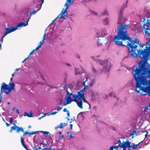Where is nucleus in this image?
Segmentation results:
<instances>
[{
    "label": "nucleus",
    "instance_id": "obj_49",
    "mask_svg": "<svg viewBox=\"0 0 150 150\" xmlns=\"http://www.w3.org/2000/svg\"><path fill=\"white\" fill-rule=\"evenodd\" d=\"M114 148V146L110 147L109 150H113Z\"/></svg>",
    "mask_w": 150,
    "mask_h": 150
},
{
    "label": "nucleus",
    "instance_id": "obj_22",
    "mask_svg": "<svg viewBox=\"0 0 150 150\" xmlns=\"http://www.w3.org/2000/svg\"><path fill=\"white\" fill-rule=\"evenodd\" d=\"M103 24L105 25H107L109 23L108 20V18H106L103 20Z\"/></svg>",
    "mask_w": 150,
    "mask_h": 150
},
{
    "label": "nucleus",
    "instance_id": "obj_1",
    "mask_svg": "<svg viewBox=\"0 0 150 150\" xmlns=\"http://www.w3.org/2000/svg\"><path fill=\"white\" fill-rule=\"evenodd\" d=\"M149 42H147L146 48L143 50L140 49L143 48L144 45H141L139 40L137 39L127 42V45L129 53L132 57L135 58L138 55L141 57L142 55V60L138 63V67H136L133 71V74L136 81V89L135 92H137L142 95L146 94L148 92L150 95V82L147 81V78H150V68L146 67L148 63L147 57L149 54H146L144 52L146 51L149 47Z\"/></svg>",
    "mask_w": 150,
    "mask_h": 150
},
{
    "label": "nucleus",
    "instance_id": "obj_31",
    "mask_svg": "<svg viewBox=\"0 0 150 150\" xmlns=\"http://www.w3.org/2000/svg\"><path fill=\"white\" fill-rule=\"evenodd\" d=\"M85 98H86V96L85 97H84L83 98L81 99H80V100H81L82 102L83 101L84 103H86L88 104V103L87 102V101L86 100V99H85Z\"/></svg>",
    "mask_w": 150,
    "mask_h": 150
},
{
    "label": "nucleus",
    "instance_id": "obj_7",
    "mask_svg": "<svg viewBox=\"0 0 150 150\" xmlns=\"http://www.w3.org/2000/svg\"><path fill=\"white\" fill-rule=\"evenodd\" d=\"M13 130H14L16 129V132L18 133L20 131L22 132H24V129L22 127H19L17 126H14L11 128Z\"/></svg>",
    "mask_w": 150,
    "mask_h": 150
},
{
    "label": "nucleus",
    "instance_id": "obj_26",
    "mask_svg": "<svg viewBox=\"0 0 150 150\" xmlns=\"http://www.w3.org/2000/svg\"><path fill=\"white\" fill-rule=\"evenodd\" d=\"M144 52L146 53V54H150V44L149 45V47L147 49L146 51H145Z\"/></svg>",
    "mask_w": 150,
    "mask_h": 150
},
{
    "label": "nucleus",
    "instance_id": "obj_39",
    "mask_svg": "<svg viewBox=\"0 0 150 150\" xmlns=\"http://www.w3.org/2000/svg\"><path fill=\"white\" fill-rule=\"evenodd\" d=\"M57 113V112L54 111L52 112H51L49 115H54L56 114Z\"/></svg>",
    "mask_w": 150,
    "mask_h": 150
},
{
    "label": "nucleus",
    "instance_id": "obj_5",
    "mask_svg": "<svg viewBox=\"0 0 150 150\" xmlns=\"http://www.w3.org/2000/svg\"><path fill=\"white\" fill-rule=\"evenodd\" d=\"M97 33L100 35L102 37V38L101 39H99V40L98 41V45H103V44H105L106 43L105 42H104V39H103V36H105L106 35V34L105 33H104V34H103L102 33L100 35V33L99 31L97 32Z\"/></svg>",
    "mask_w": 150,
    "mask_h": 150
},
{
    "label": "nucleus",
    "instance_id": "obj_14",
    "mask_svg": "<svg viewBox=\"0 0 150 150\" xmlns=\"http://www.w3.org/2000/svg\"><path fill=\"white\" fill-rule=\"evenodd\" d=\"M142 132L143 134L145 133L144 134V136L145 137L144 139V140L142 141H141L140 142H139L137 144H136L137 145V146H138L141 143L143 142L144 140L147 137V134H148V132L147 131H142Z\"/></svg>",
    "mask_w": 150,
    "mask_h": 150
},
{
    "label": "nucleus",
    "instance_id": "obj_15",
    "mask_svg": "<svg viewBox=\"0 0 150 150\" xmlns=\"http://www.w3.org/2000/svg\"><path fill=\"white\" fill-rule=\"evenodd\" d=\"M41 2H42V3L41 4H40V8L41 7V6H42V4L44 3V0H41ZM40 9H39V10L36 11H33L31 12L30 13V16H31L32 15H33V14H35Z\"/></svg>",
    "mask_w": 150,
    "mask_h": 150
},
{
    "label": "nucleus",
    "instance_id": "obj_8",
    "mask_svg": "<svg viewBox=\"0 0 150 150\" xmlns=\"http://www.w3.org/2000/svg\"><path fill=\"white\" fill-rule=\"evenodd\" d=\"M64 9L63 8L62 11L60 14L59 15V16L61 14V15L59 17V18H62L63 19H65L67 17V11L64 10V11H63Z\"/></svg>",
    "mask_w": 150,
    "mask_h": 150
},
{
    "label": "nucleus",
    "instance_id": "obj_23",
    "mask_svg": "<svg viewBox=\"0 0 150 150\" xmlns=\"http://www.w3.org/2000/svg\"><path fill=\"white\" fill-rule=\"evenodd\" d=\"M88 77H87L86 78V80L85 81L83 82L82 83V85H83L84 86V88L83 89V90H85V89H87V88H86V87H88V86L86 85H85V83L86 81H87L88 80Z\"/></svg>",
    "mask_w": 150,
    "mask_h": 150
},
{
    "label": "nucleus",
    "instance_id": "obj_48",
    "mask_svg": "<svg viewBox=\"0 0 150 150\" xmlns=\"http://www.w3.org/2000/svg\"><path fill=\"white\" fill-rule=\"evenodd\" d=\"M92 71H93L95 73H96V71H97V70L96 69H95V68H93V69H92Z\"/></svg>",
    "mask_w": 150,
    "mask_h": 150
},
{
    "label": "nucleus",
    "instance_id": "obj_20",
    "mask_svg": "<svg viewBox=\"0 0 150 150\" xmlns=\"http://www.w3.org/2000/svg\"><path fill=\"white\" fill-rule=\"evenodd\" d=\"M66 102L68 103V104H70L71 102L73 101H75V100H73L71 98H66Z\"/></svg>",
    "mask_w": 150,
    "mask_h": 150
},
{
    "label": "nucleus",
    "instance_id": "obj_51",
    "mask_svg": "<svg viewBox=\"0 0 150 150\" xmlns=\"http://www.w3.org/2000/svg\"><path fill=\"white\" fill-rule=\"evenodd\" d=\"M108 13V12L107 11H106L104 12L103 13V15H107Z\"/></svg>",
    "mask_w": 150,
    "mask_h": 150
},
{
    "label": "nucleus",
    "instance_id": "obj_56",
    "mask_svg": "<svg viewBox=\"0 0 150 150\" xmlns=\"http://www.w3.org/2000/svg\"><path fill=\"white\" fill-rule=\"evenodd\" d=\"M5 123H6V126L8 127L9 126V125H10V124H9L8 123L6 122Z\"/></svg>",
    "mask_w": 150,
    "mask_h": 150
},
{
    "label": "nucleus",
    "instance_id": "obj_18",
    "mask_svg": "<svg viewBox=\"0 0 150 150\" xmlns=\"http://www.w3.org/2000/svg\"><path fill=\"white\" fill-rule=\"evenodd\" d=\"M9 88L11 91L12 90H13L14 89V86H15V84L13 83H9Z\"/></svg>",
    "mask_w": 150,
    "mask_h": 150
},
{
    "label": "nucleus",
    "instance_id": "obj_46",
    "mask_svg": "<svg viewBox=\"0 0 150 150\" xmlns=\"http://www.w3.org/2000/svg\"><path fill=\"white\" fill-rule=\"evenodd\" d=\"M40 47L38 45V46L35 49L33 50L35 51L37 50Z\"/></svg>",
    "mask_w": 150,
    "mask_h": 150
},
{
    "label": "nucleus",
    "instance_id": "obj_40",
    "mask_svg": "<svg viewBox=\"0 0 150 150\" xmlns=\"http://www.w3.org/2000/svg\"><path fill=\"white\" fill-rule=\"evenodd\" d=\"M44 43V42H42V41H40L39 43L38 44V46L39 47H40V46L42 45V44Z\"/></svg>",
    "mask_w": 150,
    "mask_h": 150
},
{
    "label": "nucleus",
    "instance_id": "obj_62",
    "mask_svg": "<svg viewBox=\"0 0 150 150\" xmlns=\"http://www.w3.org/2000/svg\"><path fill=\"white\" fill-rule=\"evenodd\" d=\"M90 85L91 88H92V86L93 85V84L92 83L90 82Z\"/></svg>",
    "mask_w": 150,
    "mask_h": 150
},
{
    "label": "nucleus",
    "instance_id": "obj_38",
    "mask_svg": "<svg viewBox=\"0 0 150 150\" xmlns=\"http://www.w3.org/2000/svg\"><path fill=\"white\" fill-rule=\"evenodd\" d=\"M24 132V133H23V135L22 136H23L24 137V136L26 134H29V132H28L27 131H26V132Z\"/></svg>",
    "mask_w": 150,
    "mask_h": 150
},
{
    "label": "nucleus",
    "instance_id": "obj_33",
    "mask_svg": "<svg viewBox=\"0 0 150 150\" xmlns=\"http://www.w3.org/2000/svg\"><path fill=\"white\" fill-rule=\"evenodd\" d=\"M127 6L126 4L123 5L122 8L120 10V13H121L123 11L124 9H123L125 8L126 7H127Z\"/></svg>",
    "mask_w": 150,
    "mask_h": 150
},
{
    "label": "nucleus",
    "instance_id": "obj_55",
    "mask_svg": "<svg viewBox=\"0 0 150 150\" xmlns=\"http://www.w3.org/2000/svg\"><path fill=\"white\" fill-rule=\"evenodd\" d=\"M133 132L134 134H135L136 136L137 135V134H136V131L135 130H134L133 131Z\"/></svg>",
    "mask_w": 150,
    "mask_h": 150
},
{
    "label": "nucleus",
    "instance_id": "obj_60",
    "mask_svg": "<svg viewBox=\"0 0 150 150\" xmlns=\"http://www.w3.org/2000/svg\"><path fill=\"white\" fill-rule=\"evenodd\" d=\"M69 114L70 113L69 111L67 112V115L68 117H69L70 116Z\"/></svg>",
    "mask_w": 150,
    "mask_h": 150
},
{
    "label": "nucleus",
    "instance_id": "obj_61",
    "mask_svg": "<svg viewBox=\"0 0 150 150\" xmlns=\"http://www.w3.org/2000/svg\"><path fill=\"white\" fill-rule=\"evenodd\" d=\"M64 138V135H62L61 137H59V139H61V138Z\"/></svg>",
    "mask_w": 150,
    "mask_h": 150
},
{
    "label": "nucleus",
    "instance_id": "obj_11",
    "mask_svg": "<svg viewBox=\"0 0 150 150\" xmlns=\"http://www.w3.org/2000/svg\"><path fill=\"white\" fill-rule=\"evenodd\" d=\"M128 142V141H126L125 142H123L121 143H120L118 146V147L120 148H125L127 147V142Z\"/></svg>",
    "mask_w": 150,
    "mask_h": 150
},
{
    "label": "nucleus",
    "instance_id": "obj_47",
    "mask_svg": "<svg viewBox=\"0 0 150 150\" xmlns=\"http://www.w3.org/2000/svg\"><path fill=\"white\" fill-rule=\"evenodd\" d=\"M63 111L64 112H68L69 111L68 110H67V109L66 108H64L63 110Z\"/></svg>",
    "mask_w": 150,
    "mask_h": 150
},
{
    "label": "nucleus",
    "instance_id": "obj_41",
    "mask_svg": "<svg viewBox=\"0 0 150 150\" xmlns=\"http://www.w3.org/2000/svg\"><path fill=\"white\" fill-rule=\"evenodd\" d=\"M63 123H61L60 124V125L59 126V128H60L62 129L63 127Z\"/></svg>",
    "mask_w": 150,
    "mask_h": 150
},
{
    "label": "nucleus",
    "instance_id": "obj_35",
    "mask_svg": "<svg viewBox=\"0 0 150 150\" xmlns=\"http://www.w3.org/2000/svg\"><path fill=\"white\" fill-rule=\"evenodd\" d=\"M38 131H32L31 132H29V134L30 135H31L32 134H34L36 133H37L38 132Z\"/></svg>",
    "mask_w": 150,
    "mask_h": 150
},
{
    "label": "nucleus",
    "instance_id": "obj_9",
    "mask_svg": "<svg viewBox=\"0 0 150 150\" xmlns=\"http://www.w3.org/2000/svg\"><path fill=\"white\" fill-rule=\"evenodd\" d=\"M98 62L101 65H105V66H104V68L105 69V71L107 69V67H106V65L107 64L108 61L107 60H99Z\"/></svg>",
    "mask_w": 150,
    "mask_h": 150
},
{
    "label": "nucleus",
    "instance_id": "obj_36",
    "mask_svg": "<svg viewBox=\"0 0 150 150\" xmlns=\"http://www.w3.org/2000/svg\"><path fill=\"white\" fill-rule=\"evenodd\" d=\"M24 115L25 116H28V117H30V116H31L30 115V114L28 113H27L26 112H25L24 114Z\"/></svg>",
    "mask_w": 150,
    "mask_h": 150
},
{
    "label": "nucleus",
    "instance_id": "obj_29",
    "mask_svg": "<svg viewBox=\"0 0 150 150\" xmlns=\"http://www.w3.org/2000/svg\"><path fill=\"white\" fill-rule=\"evenodd\" d=\"M127 147L128 149L129 150H132L131 149V146L130 145V143L129 142H127Z\"/></svg>",
    "mask_w": 150,
    "mask_h": 150
},
{
    "label": "nucleus",
    "instance_id": "obj_53",
    "mask_svg": "<svg viewBox=\"0 0 150 150\" xmlns=\"http://www.w3.org/2000/svg\"><path fill=\"white\" fill-rule=\"evenodd\" d=\"M32 114H33V113H32V112L31 111H30V115L31 116H30V117H33Z\"/></svg>",
    "mask_w": 150,
    "mask_h": 150
},
{
    "label": "nucleus",
    "instance_id": "obj_12",
    "mask_svg": "<svg viewBox=\"0 0 150 150\" xmlns=\"http://www.w3.org/2000/svg\"><path fill=\"white\" fill-rule=\"evenodd\" d=\"M71 0H67V2L65 4V6H66V8L65 9V10L67 11V9L68 8L69 5H71L72 4L73 1L71 2Z\"/></svg>",
    "mask_w": 150,
    "mask_h": 150
},
{
    "label": "nucleus",
    "instance_id": "obj_59",
    "mask_svg": "<svg viewBox=\"0 0 150 150\" xmlns=\"http://www.w3.org/2000/svg\"><path fill=\"white\" fill-rule=\"evenodd\" d=\"M70 129H72V127H73V125L72 124H70Z\"/></svg>",
    "mask_w": 150,
    "mask_h": 150
},
{
    "label": "nucleus",
    "instance_id": "obj_25",
    "mask_svg": "<svg viewBox=\"0 0 150 150\" xmlns=\"http://www.w3.org/2000/svg\"><path fill=\"white\" fill-rule=\"evenodd\" d=\"M22 145L26 150H30V149H29L27 148L26 145L24 144V143H23L22 144ZM34 150H37V149L35 148V149Z\"/></svg>",
    "mask_w": 150,
    "mask_h": 150
},
{
    "label": "nucleus",
    "instance_id": "obj_57",
    "mask_svg": "<svg viewBox=\"0 0 150 150\" xmlns=\"http://www.w3.org/2000/svg\"><path fill=\"white\" fill-rule=\"evenodd\" d=\"M62 104L61 103H58L57 104V107H59V105H62Z\"/></svg>",
    "mask_w": 150,
    "mask_h": 150
},
{
    "label": "nucleus",
    "instance_id": "obj_34",
    "mask_svg": "<svg viewBox=\"0 0 150 150\" xmlns=\"http://www.w3.org/2000/svg\"><path fill=\"white\" fill-rule=\"evenodd\" d=\"M137 145L134 144L132 146V148L133 149H135L137 148Z\"/></svg>",
    "mask_w": 150,
    "mask_h": 150
},
{
    "label": "nucleus",
    "instance_id": "obj_50",
    "mask_svg": "<svg viewBox=\"0 0 150 150\" xmlns=\"http://www.w3.org/2000/svg\"><path fill=\"white\" fill-rule=\"evenodd\" d=\"M59 17V16H57L55 18L54 20H53L52 21V22L51 23H54L56 20L57 19V18Z\"/></svg>",
    "mask_w": 150,
    "mask_h": 150
},
{
    "label": "nucleus",
    "instance_id": "obj_42",
    "mask_svg": "<svg viewBox=\"0 0 150 150\" xmlns=\"http://www.w3.org/2000/svg\"><path fill=\"white\" fill-rule=\"evenodd\" d=\"M13 121V119L12 117H11L10 118V120L9 121L10 124H11L12 123V122Z\"/></svg>",
    "mask_w": 150,
    "mask_h": 150
},
{
    "label": "nucleus",
    "instance_id": "obj_16",
    "mask_svg": "<svg viewBox=\"0 0 150 150\" xmlns=\"http://www.w3.org/2000/svg\"><path fill=\"white\" fill-rule=\"evenodd\" d=\"M76 102L78 107H79L81 109H83V102L81 100H80V101H78L77 100Z\"/></svg>",
    "mask_w": 150,
    "mask_h": 150
},
{
    "label": "nucleus",
    "instance_id": "obj_44",
    "mask_svg": "<svg viewBox=\"0 0 150 150\" xmlns=\"http://www.w3.org/2000/svg\"><path fill=\"white\" fill-rule=\"evenodd\" d=\"M40 47L38 45V46L35 49L33 50L35 51L37 50Z\"/></svg>",
    "mask_w": 150,
    "mask_h": 150
},
{
    "label": "nucleus",
    "instance_id": "obj_37",
    "mask_svg": "<svg viewBox=\"0 0 150 150\" xmlns=\"http://www.w3.org/2000/svg\"><path fill=\"white\" fill-rule=\"evenodd\" d=\"M45 33L44 35H43V38H42V42H44L45 40Z\"/></svg>",
    "mask_w": 150,
    "mask_h": 150
},
{
    "label": "nucleus",
    "instance_id": "obj_24",
    "mask_svg": "<svg viewBox=\"0 0 150 150\" xmlns=\"http://www.w3.org/2000/svg\"><path fill=\"white\" fill-rule=\"evenodd\" d=\"M73 98L74 99L73 100H75V101H74L76 102L77 101V98H78V96H77V95H73L72 96Z\"/></svg>",
    "mask_w": 150,
    "mask_h": 150
},
{
    "label": "nucleus",
    "instance_id": "obj_30",
    "mask_svg": "<svg viewBox=\"0 0 150 150\" xmlns=\"http://www.w3.org/2000/svg\"><path fill=\"white\" fill-rule=\"evenodd\" d=\"M40 132L43 133L45 135L50 134L49 132L47 131H40Z\"/></svg>",
    "mask_w": 150,
    "mask_h": 150
},
{
    "label": "nucleus",
    "instance_id": "obj_54",
    "mask_svg": "<svg viewBox=\"0 0 150 150\" xmlns=\"http://www.w3.org/2000/svg\"><path fill=\"white\" fill-rule=\"evenodd\" d=\"M62 108V107H59V108H57V111H59Z\"/></svg>",
    "mask_w": 150,
    "mask_h": 150
},
{
    "label": "nucleus",
    "instance_id": "obj_13",
    "mask_svg": "<svg viewBox=\"0 0 150 150\" xmlns=\"http://www.w3.org/2000/svg\"><path fill=\"white\" fill-rule=\"evenodd\" d=\"M125 20L124 18L120 16L118 18V20L117 22V24H120L124 23Z\"/></svg>",
    "mask_w": 150,
    "mask_h": 150
},
{
    "label": "nucleus",
    "instance_id": "obj_43",
    "mask_svg": "<svg viewBox=\"0 0 150 150\" xmlns=\"http://www.w3.org/2000/svg\"><path fill=\"white\" fill-rule=\"evenodd\" d=\"M34 52V51L33 50L31 52H30V53L29 55L28 56V57H27V58H29V57Z\"/></svg>",
    "mask_w": 150,
    "mask_h": 150
},
{
    "label": "nucleus",
    "instance_id": "obj_63",
    "mask_svg": "<svg viewBox=\"0 0 150 150\" xmlns=\"http://www.w3.org/2000/svg\"><path fill=\"white\" fill-rule=\"evenodd\" d=\"M27 58H25L24 60L22 62V63H23L26 60V59H27Z\"/></svg>",
    "mask_w": 150,
    "mask_h": 150
},
{
    "label": "nucleus",
    "instance_id": "obj_52",
    "mask_svg": "<svg viewBox=\"0 0 150 150\" xmlns=\"http://www.w3.org/2000/svg\"><path fill=\"white\" fill-rule=\"evenodd\" d=\"M74 137V136H72V134L71 133H70V135L69 136V138H73Z\"/></svg>",
    "mask_w": 150,
    "mask_h": 150
},
{
    "label": "nucleus",
    "instance_id": "obj_64",
    "mask_svg": "<svg viewBox=\"0 0 150 150\" xmlns=\"http://www.w3.org/2000/svg\"><path fill=\"white\" fill-rule=\"evenodd\" d=\"M16 112L18 113V114H19V110L18 109H17L16 110Z\"/></svg>",
    "mask_w": 150,
    "mask_h": 150
},
{
    "label": "nucleus",
    "instance_id": "obj_6",
    "mask_svg": "<svg viewBox=\"0 0 150 150\" xmlns=\"http://www.w3.org/2000/svg\"><path fill=\"white\" fill-rule=\"evenodd\" d=\"M85 90L82 89L77 92V95L78 96V98L80 100L83 98L85 97V96L84 92Z\"/></svg>",
    "mask_w": 150,
    "mask_h": 150
},
{
    "label": "nucleus",
    "instance_id": "obj_4",
    "mask_svg": "<svg viewBox=\"0 0 150 150\" xmlns=\"http://www.w3.org/2000/svg\"><path fill=\"white\" fill-rule=\"evenodd\" d=\"M1 86V89L0 92V98L2 97L1 94L2 92V91L4 92H5L6 94H8L11 92V91L9 88V87L5 83Z\"/></svg>",
    "mask_w": 150,
    "mask_h": 150
},
{
    "label": "nucleus",
    "instance_id": "obj_28",
    "mask_svg": "<svg viewBox=\"0 0 150 150\" xmlns=\"http://www.w3.org/2000/svg\"><path fill=\"white\" fill-rule=\"evenodd\" d=\"M41 150H55L53 148H51V147L49 148H45L41 149Z\"/></svg>",
    "mask_w": 150,
    "mask_h": 150
},
{
    "label": "nucleus",
    "instance_id": "obj_17",
    "mask_svg": "<svg viewBox=\"0 0 150 150\" xmlns=\"http://www.w3.org/2000/svg\"><path fill=\"white\" fill-rule=\"evenodd\" d=\"M12 30H11V28L10 29H9L7 31H6L5 34V35L4 36H3L1 39V42H2L4 38L5 37L6 35L8 34L11 33L12 32Z\"/></svg>",
    "mask_w": 150,
    "mask_h": 150
},
{
    "label": "nucleus",
    "instance_id": "obj_3",
    "mask_svg": "<svg viewBox=\"0 0 150 150\" xmlns=\"http://www.w3.org/2000/svg\"><path fill=\"white\" fill-rule=\"evenodd\" d=\"M143 27L145 30H147L145 31V35L150 38V33L147 31H150V18L147 19V21L144 23Z\"/></svg>",
    "mask_w": 150,
    "mask_h": 150
},
{
    "label": "nucleus",
    "instance_id": "obj_21",
    "mask_svg": "<svg viewBox=\"0 0 150 150\" xmlns=\"http://www.w3.org/2000/svg\"><path fill=\"white\" fill-rule=\"evenodd\" d=\"M75 74L76 75H77L78 74H81L82 73H84V70L82 72H79L77 71V70L78 69H76V68H75Z\"/></svg>",
    "mask_w": 150,
    "mask_h": 150
},
{
    "label": "nucleus",
    "instance_id": "obj_27",
    "mask_svg": "<svg viewBox=\"0 0 150 150\" xmlns=\"http://www.w3.org/2000/svg\"><path fill=\"white\" fill-rule=\"evenodd\" d=\"M18 27H17V25H16L15 27L12 26L11 28V30L12 32H13L16 30L17 29Z\"/></svg>",
    "mask_w": 150,
    "mask_h": 150
},
{
    "label": "nucleus",
    "instance_id": "obj_10",
    "mask_svg": "<svg viewBox=\"0 0 150 150\" xmlns=\"http://www.w3.org/2000/svg\"><path fill=\"white\" fill-rule=\"evenodd\" d=\"M30 17L28 20L27 21L26 24H25L23 22H21L20 23L18 24L17 25V27H23L25 26L28 25V22L29 21V20Z\"/></svg>",
    "mask_w": 150,
    "mask_h": 150
},
{
    "label": "nucleus",
    "instance_id": "obj_2",
    "mask_svg": "<svg viewBox=\"0 0 150 150\" xmlns=\"http://www.w3.org/2000/svg\"><path fill=\"white\" fill-rule=\"evenodd\" d=\"M130 28V25H126L124 24H122L120 25L118 29L117 34L115 36L113 42L116 45L121 46H126L128 41H126L127 40L131 43L133 40L132 38L129 36L127 34V29Z\"/></svg>",
    "mask_w": 150,
    "mask_h": 150
},
{
    "label": "nucleus",
    "instance_id": "obj_32",
    "mask_svg": "<svg viewBox=\"0 0 150 150\" xmlns=\"http://www.w3.org/2000/svg\"><path fill=\"white\" fill-rule=\"evenodd\" d=\"M24 137L22 136H21V144L23 143H24Z\"/></svg>",
    "mask_w": 150,
    "mask_h": 150
},
{
    "label": "nucleus",
    "instance_id": "obj_45",
    "mask_svg": "<svg viewBox=\"0 0 150 150\" xmlns=\"http://www.w3.org/2000/svg\"><path fill=\"white\" fill-rule=\"evenodd\" d=\"M40 47L38 45V46L35 49L33 50L35 51L37 50Z\"/></svg>",
    "mask_w": 150,
    "mask_h": 150
},
{
    "label": "nucleus",
    "instance_id": "obj_19",
    "mask_svg": "<svg viewBox=\"0 0 150 150\" xmlns=\"http://www.w3.org/2000/svg\"><path fill=\"white\" fill-rule=\"evenodd\" d=\"M67 94L65 97V98H64L65 100H66V98H71V97L70 96L71 95H72V93H69L68 90H67Z\"/></svg>",
    "mask_w": 150,
    "mask_h": 150
},
{
    "label": "nucleus",
    "instance_id": "obj_58",
    "mask_svg": "<svg viewBox=\"0 0 150 150\" xmlns=\"http://www.w3.org/2000/svg\"><path fill=\"white\" fill-rule=\"evenodd\" d=\"M134 134L133 132L132 133H131L129 134V135L131 136H134Z\"/></svg>",
    "mask_w": 150,
    "mask_h": 150
}]
</instances>
